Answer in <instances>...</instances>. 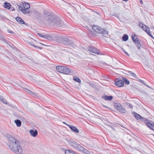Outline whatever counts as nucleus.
<instances>
[{"mask_svg": "<svg viewBox=\"0 0 154 154\" xmlns=\"http://www.w3.org/2000/svg\"><path fill=\"white\" fill-rule=\"evenodd\" d=\"M88 50L89 51H91L95 54H99V51L93 46L91 45L88 48Z\"/></svg>", "mask_w": 154, "mask_h": 154, "instance_id": "obj_8", "label": "nucleus"}, {"mask_svg": "<svg viewBox=\"0 0 154 154\" xmlns=\"http://www.w3.org/2000/svg\"><path fill=\"white\" fill-rule=\"evenodd\" d=\"M142 29L146 33L148 32V31H149V28L146 26H144V27L142 28Z\"/></svg>", "mask_w": 154, "mask_h": 154, "instance_id": "obj_28", "label": "nucleus"}, {"mask_svg": "<svg viewBox=\"0 0 154 154\" xmlns=\"http://www.w3.org/2000/svg\"><path fill=\"white\" fill-rule=\"evenodd\" d=\"M7 137L9 141L8 145L9 148L15 153L21 154L23 150L18 141L14 137L10 135L8 136Z\"/></svg>", "mask_w": 154, "mask_h": 154, "instance_id": "obj_2", "label": "nucleus"}, {"mask_svg": "<svg viewBox=\"0 0 154 154\" xmlns=\"http://www.w3.org/2000/svg\"><path fill=\"white\" fill-rule=\"evenodd\" d=\"M134 116L136 119L137 120L144 121L148 127L151 130H154V123L152 122L149 121L146 118H143L139 114L137 113H135Z\"/></svg>", "mask_w": 154, "mask_h": 154, "instance_id": "obj_3", "label": "nucleus"}, {"mask_svg": "<svg viewBox=\"0 0 154 154\" xmlns=\"http://www.w3.org/2000/svg\"><path fill=\"white\" fill-rule=\"evenodd\" d=\"M20 4H21V3H20V5H17V6H18V8L19 9V10H20V11H21V10L23 8L22 7H21V6H20V5H20Z\"/></svg>", "mask_w": 154, "mask_h": 154, "instance_id": "obj_36", "label": "nucleus"}, {"mask_svg": "<svg viewBox=\"0 0 154 154\" xmlns=\"http://www.w3.org/2000/svg\"><path fill=\"white\" fill-rule=\"evenodd\" d=\"M130 73H131V75L133 77H134V78H137V76L136 75V74L134 73V72H130Z\"/></svg>", "mask_w": 154, "mask_h": 154, "instance_id": "obj_33", "label": "nucleus"}, {"mask_svg": "<svg viewBox=\"0 0 154 154\" xmlns=\"http://www.w3.org/2000/svg\"><path fill=\"white\" fill-rule=\"evenodd\" d=\"M68 142L71 146L73 147L76 149L81 152H82V150L85 148L73 140H68Z\"/></svg>", "mask_w": 154, "mask_h": 154, "instance_id": "obj_4", "label": "nucleus"}, {"mask_svg": "<svg viewBox=\"0 0 154 154\" xmlns=\"http://www.w3.org/2000/svg\"><path fill=\"white\" fill-rule=\"evenodd\" d=\"M26 41L31 45L37 48H39L40 49H42V48L37 46H36L34 44V43L32 41H31L30 39H27Z\"/></svg>", "mask_w": 154, "mask_h": 154, "instance_id": "obj_11", "label": "nucleus"}, {"mask_svg": "<svg viewBox=\"0 0 154 154\" xmlns=\"http://www.w3.org/2000/svg\"><path fill=\"white\" fill-rule=\"evenodd\" d=\"M122 80L123 82H125V83L127 85H128L130 83L129 81L126 78H122Z\"/></svg>", "mask_w": 154, "mask_h": 154, "instance_id": "obj_29", "label": "nucleus"}, {"mask_svg": "<svg viewBox=\"0 0 154 154\" xmlns=\"http://www.w3.org/2000/svg\"><path fill=\"white\" fill-rule=\"evenodd\" d=\"M115 84L118 87H121L124 85V82L120 79H116L115 80Z\"/></svg>", "mask_w": 154, "mask_h": 154, "instance_id": "obj_7", "label": "nucleus"}, {"mask_svg": "<svg viewBox=\"0 0 154 154\" xmlns=\"http://www.w3.org/2000/svg\"><path fill=\"white\" fill-rule=\"evenodd\" d=\"M29 133L30 135L34 137H36L38 134V131L37 130H30L29 131Z\"/></svg>", "mask_w": 154, "mask_h": 154, "instance_id": "obj_12", "label": "nucleus"}, {"mask_svg": "<svg viewBox=\"0 0 154 154\" xmlns=\"http://www.w3.org/2000/svg\"><path fill=\"white\" fill-rule=\"evenodd\" d=\"M48 40H51V36L49 34L44 35L43 38Z\"/></svg>", "mask_w": 154, "mask_h": 154, "instance_id": "obj_23", "label": "nucleus"}, {"mask_svg": "<svg viewBox=\"0 0 154 154\" xmlns=\"http://www.w3.org/2000/svg\"><path fill=\"white\" fill-rule=\"evenodd\" d=\"M131 71H128L127 72V73H126L125 74L128 75H131V73L130 72H131Z\"/></svg>", "mask_w": 154, "mask_h": 154, "instance_id": "obj_40", "label": "nucleus"}, {"mask_svg": "<svg viewBox=\"0 0 154 154\" xmlns=\"http://www.w3.org/2000/svg\"><path fill=\"white\" fill-rule=\"evenodd\" d=\"M45 19L51 25L56 27H61L65 26L64 22L58 17H55L52 14L47 11H44Z\"/></svg>", "mask_w": 154, "mask_h": 154, "instance_id": "obj_1", "label": "nucleus"}, {"mask_svg": "<svg viewBox=\"0 0 154 154\" xmlns=\"http://www.w3.org/2000/svg\"><path fill=\"white\" fill-rule=\"evenodd\" d=\"M0 100L4 103L6 104H8V105H10L11 104L9 103H7L6 100L4 99L3 97H0Z\"/></svg>", "mask_w": 154, "mask_h": 154, "instance_id": "obj_20", "label": "nucleus"}, {"mask_svg": "<svg viewBox=\"0 0 154 154\" xmlns=\"http://www.w3.org/2000/svg\"><path fill=\"white\" fill-rule=\"evenodd\" d=\"M34 42H35V40H34Z\"/></svg>", "mask_w": 154, "mask_h": 154, "instance_id": "obj_49", "label": "nucleus"}, {"mask_svg": "<svg viewBox=\"0 0 154 154\" xmlns=\"http://www.w3.org/2000/svg\"><path fill=\"white\" fill-rule=\"evenodd\" d=\"M61 40L62 43L65 45L69 46L72 44V42L66 37L61 38Z\"/></svg>", "mask_w": 154, "mask_h": 154, "instance_id": "obj_6", "label": "nucleus"}, {"mask_svg": "<svg viewBox=\"0 0 154 154\" xmlns=\"http://www.w3.org/2000/svg\"><path fill=\"white\" fill-rule=\"evenodd\" d=\"M119 111L121 112L125 113L126 112V111L124 108V107L122 106L121 107H120L119 109Z\"/></svg>", "mask_w": 154, "mask_h": 154, "instance_id": "obj_22", "label": "nucleus"}, {"mask_svg": "<svg viewBox=\"0 0 154 154\" xmlns=\"http://www.w3.org/2000/svg\"><path fill=\"white\" fill-rule=\"evenodd\" d=\"M63 66H57L56 67V69L58 72L63 73Z\"/></svg>", "mask_w": 154, "mask_h": 154, "instance_id": "obj_16", "label": "nucleus"}, {"mask_svg": "<svg viewBox=\"0 0 154 154\" xmlns=\"http://www.w3.org/2000/svg\"><path fill=\"white\" fill-rule=\"evenodd\" d=\"M146 86H147V87L149 88H151V87L149 86H148V85H145Z\"/></svg>", "mask_w": 154, "mask_h": 154, "instance_id": "obj_45", "label": "nucleus"}, {"mask_svg": "<svg viewBox=\"0 0 154 154\" xmlns=\"http://www.w3.org/2000/svg\"><path fill=\"white\" fill-rule=\"evenodd\" d=\"M25 90L26 91L28 92L29 93L31 94L33 96L35 97L36 96L35 93L32 92L31 91L26 88H25Z\"/></svg>", "mask_w": 154, "mask_h": 154, "instance_id": "obj_25", "label": "nucleus"}, {"mask_svg": "<svg viewBox=\"0 0 154 154\" xmlns=\"http://www.w3.org/2000/svg\"><path fill=\"white\" fill-rule=\"evenodd\" d=\"M82 150L83 151H82V152L86 154H91L90 153V152L85 149V148H84V149H83V150Z\"/></svg>", "mask_w": 154, "mask_h": 154, "instance_id": "obj_32", "label": "nucleus"}, {"mask_svg": "<svg viewBox=\"0 0 154 154\" xmlns=\"http://www.w3.org/2000/svg\"><path fill=\"white\" fill-rule=\"evenodd\" d=\"M152 28L154 29V26H152Z\"/></svg>", "mask_w": 154, "mask_h": 154, "instance_id": "obj_48", "label": "nucleus"}, {"mask_svg": "<svg viewBox=\"0 0 154 154\" xmlns=\"http://www.w3.org/2000/svg\"><path fill=\"white\" fill-rule=\"evenodd\" d=\"M128 36L126 34H124L122 37L123 40L125 41H127L128 40Z\"/></svg>", "mask_w": 154, "mask_h": 154, "instance_id": "obj_26", "label": "nucleus"}, {"mask_svg": "<svg viewBox=\"0 0 154 154\" xmlns=\"http://www.w3.org/2000/svg\"><path fill=\"white\" fill-rule=\"evenodd\" d=\"M14 122L18 127H20L21 125V122L18 119L15 120Z\"/></svg>", "mask_w": 154, "mask_h": 154, "instance_id": "obj_19", "label": "nucleus"}, {"mask_svg": "<svg viewBox=\"0 0 154 154\" xmlns=\"http://www.w3.org/2000/svg\"><path fill=\"white\" fill-rule=\"evenodd\" d=\"M16 20L21 24H24L26 25L23 20L19 17H17L16 18Z\"/></svg>", "mask_w": 154, "mask_h": 154, "instance_id": "obj_14", "label": "nucleus"}, {"mask_svg": "<svg viewBox=\"0 0 154 154\" xmlns=\"http://www.w3.org/2000/svg\"><path fill=\"white\" fill-rule=\"evenodd\" d=\"M23 13L26 14L29 13V11L28 10V9H26L25 8L23 9V8L21 11Z\"/></svg>", "mask_w": 154, "mask_h": 154, "instance_id": "obj_31", "label": "nucleus"}, {"mask_svg": "<svg viewBox=\"0 0 154 154\" xmlns=\"http://www.w3.org/2000/svg\"><path fill=\"white\" fill-rule=\"evenodd\" d=\"M134 42L135 44L136 45L137 48L139 50L140 49V48L141 47V45L140 44V41L139 40V39H137V40L135 41L134 40Z\"/></svg>", "mask_w": 154, "mask_h": 154, "instance_id": "obj_15", "label": "nucleus"}, {"mask_svg": "<svg viewBox=\"0 0 154 154\" xmlns=\"http://www.w3.org/2000/svg\"><path fill=\"white\" fill-rule=\"evenodd\" d=\"M143 2L142 1H140V3L141 4H143Z\"/></svg>", "mask_w": 154, "mask_h": 154, "instance_id": "obj_46", "label": "nucleus"}, {"mask_svg": "<svg viewBox=\"0 0 154 154\" xmlns=\"http://www.w3.org/2000/svg\"><path fill=\"white\" fill-rule=\"evenodd\" d=\"M8 32L9 33H10V34H14V32H13V31H12L11 30H9V29L8 30Z\"/></svg>", "mask_w": 154, "mask_h": 154, "instance_id": "obj_39", "label": "nucleus"}, {"mask_svg": "<svg viewBox=\"0 0 154 154\" xmlns=\"http://www.w3.org/2000/svg\"><path fill=\"white\" fill-rule=\"evenodd\" d=\"M147 33L152 38H153V36L152 35V34L150 33V31H148V32Z\"/></svg>", "mask_w": 154, "mask_h": 154, "instance_id": "obj_37", "label": "nucleus"}, {"mask_svg": "<svg viewBox=\"0 0 154 154\" xmlns=\"http://www.w3.org/2000/svg\"><path fill=\"white\" fill-rule=\"evenodd\" d=\"M11 5L9 3H8V2H5L4 3V7L5 8H7L8 9H9L10 8V6Z\"/></svg>", "mask_w": 154, "mask_h": 154, "instance_id": "obj_18", "label": "nucleus"}, {"mask_svg": "<svg viewBox=\"0 0 154 154\" xmlns=\"http://www.w3.org/2000/svg\"><path fill=\"white\" fill-rule=\"evenodd\" d=\"M67 126L71 129L74 132L78 133L79 131L78 129L75 126L70 125H67Z\"/></svg>", "mask_w": 154, "mask_h": 154, "instance_id": "obj_9", "label": "nucleus"}, {"mask_svg": "<svg viewBox=\"0 0 154 154\" xmlns=\"http://www.w3.org/2000/svg\"><path fill=\"white\" fill-rule=\"evenodd\" d=\"M63 69V73L68 74L71 72V70L70 69L64 66Z\"/></svg>", "mask_w": 154, "mask_h": 154, "instance_id": "obj_10", "label": "nucleus"}, {"mask_svg": "<svg viewBox=\"0 0 154 154\" xmlns=\"http://www.w3.org/2000/svg\"><path fill=\"white\" fill-rule=\"evenodd\" d=\"M88 83L89 84V85H90L91 87H92L93 88H94L95 86L94 85L93 83Z\"/></svg>", "mask_w": 154, "mask_h": 154, "instance_id": "obj_38", "label": "nucleus"}, {"mask_svg": "<svg viewBox=\"0 0 154 154\" xmlns=\"http://www.w3.org/2000/svg\"><path fill=\"white\" fill-rule=\"evenodd\" d=\"M92 29L96 32L103 34L104 36L107 37L108 35V33L107 31L101 28L98 26H92Z\"/></svg>", "mask_w": 154, "mask_h": 154, "instance_id": "obj_5", "label": "nucleus"}, {"mask_svg": "<svg viewBox=\"0 0 154 154\" xmlns=\"http://www.w3.org/2000/svg\"><path fill=\"white\" fill-rule=\"evenodd\" d=\"M20 5H22L23 7L26 9H28L30 7V5L29 3H23L21 2V4H20Z\"/></svg>", "mask_w": 154, "mask_h": 154, "instance_id": "obj_17", "label": "nucleus"}, {"mask_svg": "<svg viewBox=\"0 0 154 154\" xmlns=\"http://www.w3.org/2000/svg\"><path fill=\"white\" fill-rule=\"evenodd\" d=\"M101 98L106 100L110 101L112 99L113 97L112 96L104 95L102 96Z\"/></svg>", "mask_w": 154, "mask_h": 154, "instance_id": "obj_13", "label": "nucleus"}, {"mask_svg": "<svg viewBox=\"0 0 154 154\" xmlns=\"http://www.w3.org/2000/svg\"><path fill=\"white\" fill-rule=\"evenodd\" d=\"M38 35L40 37L43 38L44 35H42L41 34L38 33Z\"/></svg>", "mask_w": 154, "mask_h": 154, "instance_id": "obj_42", "label": "nucleus"}, {"mask_svg": "<svg viewBox=\"0 0 154 154\" xmlns=\"http://www.w3.org/2000/svg\"><path fill=\"white\" fill-rule=\"evenodd\" d=\"M73 79L76 82H77L79 83H80L81 82V80L80 79L76 76L74 77Z\"/></svg>", "mask_w": 154, "mask_h": 154, "instance_id": "obj_30", "label": "nucleus"}, {"mask_svg": "<svg viewBox=\"0 0 154 154\" xmlns=\"http://www.w3.org/2000/svg\"><path fill=\"white\" fill-rule=\"evenodd\" d=\"M63 124H65V125H67H67H69L68 124H66V122H63Z\"/></svg>", "mask_w": 154, "mask_h": 154, "instance_id": "obj_47", "label": "nucleus"}, {"mask_svg": "<svg viewBox=\"0 0 154 154\" xmlns=\"http://www.w3.org/2000/svg\"><path fill=\"white\" fill-rule=\"evenodd\" d=\"M140 81L141 83L145 85H146V84H145V83L144 82L143 80H141V79H140Z\"/></svg>", "mask_w": 154, "mask_h": 154, "instance_id": "obj_44", "label": "nucleus"}, {"mask_svg": "<svg viewBox=\"0 0 154 154\" xmlns=\"http://www.w3.org/2000/svg\"><path fill=\"white\" fill-rule=\"evenodd\" d=\"M34 14L36 17L38 18L41 15V14L40 13L37 11H34Z\"/></svg>", "mask_w": 154, "mask_h": 154, "instance_id": "obj_27", "label": "nucleus"}, {"mask_svg": "<svg viewBox=\"0 0 154 154\" xmlns=\"http://www.w3.org/2000/svg\"><path fill=\"white\" fill-rule=\"evenodd\" d=\"M123 51H124V52H125V53L126 55H127L128 56H129V54H128L127 52H126V51H125L124 50V49H123Z\"/></svg>", "mask_w": 154, "mask_h": 154, "instance_id": "obj_43", "label": "nucleus"}, {"mask_svg": "<svg viewBox=\"0 0 154 154\" xmlns=\"http://www.w3.org/2000/svg\"><path fill=\"white\" fill-rule=\"evenodd\" d=\"M131 37L132 40L134 42V40L136 41L137 40V39H139V38H138V36L135 35H132L131 36Z\"/></svg>", "mask_w": 154, "mask_h": 154, "instance_id": "obj_24", "label": "nucleus"}, {"mask_svg": "<svg viewBox=\"0 0 154 154\" xmlns=\"http://www.w3.org/2000/svg\"><path fill=\"white\" fill-rule=\"evenodd\" d=\"M72 151L69 150H66L65 151V154H70Z\"/></svg>", "mask_w": 154, "mask_h": 154, "instance_id": "obj_35", "label": "nucleus"}, {"mask_svg": "<svg viewBox=\"0 0 154 154\" xmlns=\"http://www.w3.org/2000/svg\"><path fill=\"white\" fill-rule=\"evenodd\" d=\"M139 26L142 29L144 27V26H145L143 23H139Z\"/></svg>", "mask_w": 154, "mask_h": 154, "instance_id": "obj_34", "label": "nucleus"}, {"mask_svg": "<svg viewBox=\"0 0 154 154\" xmlns=\"http://www.w3.org/2000/svg\"><path fill=\"white\" fill-rule=\"evenodd\" d=\"M122 105L119 103H116L115 104V108L118 111L120 107H121Z\"/></svg>", "mask_w": 154, "mask_h": 154, "instance_id": "obj_21", "label": "nucleus"}, {"mask_svg": "<svg viewBox=\"0 0 154 154\" xmlns=\"http://www.w3.org/2000/svg\"><path fill=\"white\" fill-rule=\"evenodd\" d=\"M102 106L104 108H106V109H109V107H107V106H106L105 105H103V104H102Z\"/></svg>", "mask_w": 154, "mask_h": 154, "instance_id": "obj_41", "label": "nucleus"}]
</instances>
